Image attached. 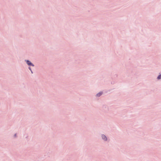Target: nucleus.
Returning a JSON list of instances; mask_svg holds the SVG:
<instances>
[{
	"instance_id": "1",
	"label": "nucleus",
	"mask_w": 161,
	"mask_h": 161,
	"mask_svg": "<svg viewBox=\"0 0 161 161\" xmlns=\"http://www.w3.org/2000/svg\"><path fill=\"white\" fill-rule=\"evenodd\" d=\"M27 63L29 65H31L33 66H34L32 64L30 61L28 60L27 61Z\"/></svg>"
},
{
	"instance_id": "2",
	"label": "nucleus",
	"mask_w": 161,
	"mask_h": 161,
	"mask_svg": "<svg viewBox=\"0 0 161 161\" xmlns=\"http://www.w3.org/2000/svg\"><path fill=\"white\" fill-rule=\"evenodd\" d=\"M102 137L103 139L105 141H106L107 140V137L105 135H103L102 136Z\"/></svg>"
},
{
	"instance_id": "3",
	"label": "nucleus",
	"mask_w": 161,
	"mask_h": 161,
	"mask_svg": "<svg viewBox=\"0 0 161 161\" xmlns=\"http://www.w3.org/2000/svg\"><path fill=\"white\" fill-rule=\"evenodd\" d=\"M102 94V92H99L97 94V96L98 97H99V96H100Z\"/></svg>"
},
{
	"instance_id": "4",
	"label": "nucleus",
	"mask_w": 161,
	"mask_h": 161,
	"mask_svg": "<svg viewBox=\"0 0 161 161\" xmlns=\"http://www.w3.org/2000/svg\"><path fill=\"white\" fill-rule=\"evenodd\" d=\"M158 79H161V75H159L158 78H157Z\"/></svg>"
},
{
	"instance_id": "5",
	"label": "nucleus",
	"mask_w": 161,
	"mask_h": 161,
	"mask_svg": "<svg viewBox=\"0 0 161 161\" xmlns=\"http://www.w3.org/2000/svg\"><path fill=\"white\" fill-rule=\"evenodd\" d=\"M29 69L31 70V72L32 73V71L31 70V68L29 67Z\"/></svg>"
}]
</instances>
